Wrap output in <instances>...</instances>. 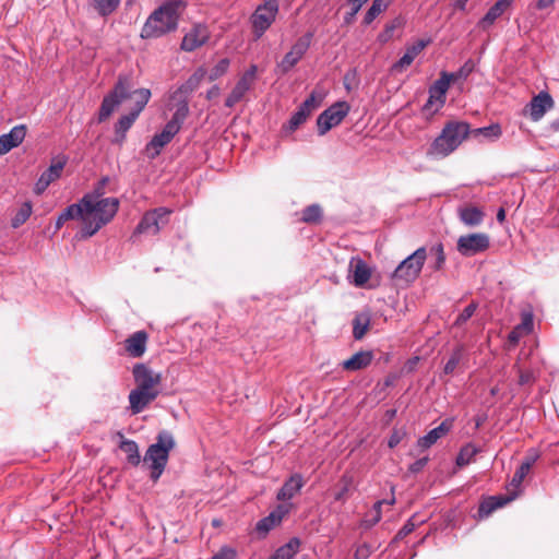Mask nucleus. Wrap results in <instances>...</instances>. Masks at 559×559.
Segmentation results:
<instances>
[{"instance_id": "41", "label": "nucleus", "mask_w": 559, "mask_h": 559, "mask_svg": "<svg viewBox=\"0 0 559 559\" xmlns=\"http://www.w3.org/2000/svg\"><path fill=\"white\" fill-rule=\"evenodd\" d=\"M477 452H478V450L474 444L468 443V444L464 445L460 450V453L456 457V465L460 467H463V466L469 464L473 461L474 456L477 454Z\"/></svg>"}, {"instance_id": "45", "label": "nucleus", "mask_w": 559, "mask_h": 559, "mask_svg": "<svg viewBox=\"0 0 559 559\" xmlns=\"http://www.w3.org/2000/svg\"><path fill=\"white\" fill-rule=\"evenodd\" d=\"M472 133L474 134V136L483 135L484 138L496 140L500 138L502 131L501 127L498 123H493L488 127L475 129Z\"/></svg>"}, {"instance_id": "56", "label": "nucleus", "mask_w": 559, "mask_h": 559, "mask_svg": "<svg viewBox=\"0 0 559 559\" xmlns=\"http://www.w3.org/2000/svg\"><path fill=\"white\" fill-rule=\"evenodd\" d=\"M404 436H405L404 431L397 430V429L393 430V432L391 433L389 441H388L389 447L395 448L402 441Z\"/></svg>"}, {"instance_id": "55", "label": "nucleus", "mask_w": 559, "mask_h": 559, "mask_svg": "<svg viewBox=\"0 0 559 559\" xmlns=\"http://www.w3.org/2000/svg\"><path fill=\"white\" fill-rule=\"evenodd\" d=\"M236 550L230 547H222L211 559H235Z\"/></svg>"}, {"instance_id": "3", "label": "nucleus", "mask_w": 559, "mask_h": 559, "mask_svg": "<svg viewBox=\"0 0 559 559\" xmlns=\"http://www.w3.org/2000/svg\"><path fill=\"white\" fill-rule=\"evenodd\" d=\"M83 204L85 206V226L82 227L81 233L83 238H90L112 221L120 203L117 198L95 200L93 197L84 195Z\"/></svg>"}, {"instance_id": "57", "label": "nucleus", "mask_w": 559, "mask_h": 559, "mask_svg": "<svg viewBox=\"0 0 559 559\" xmlns=\"http://www.w3.org/2000/svg\"><path fill=\"white\" fill-rule=\"evenodd\" d=\"M522 336V325H518L514 328L508 336V340L511 344L515 345L519 343L520 338Z\"/></svg>"}, {"instance_id": "60", "label": "nucleus", "mask_w": 559, "mask_h": 559, "mask_svg": "<svg viewBox=\"0 0 559 559\" xmlns=\"http://www.w3.org/2000/svg\"><path fill=\"white\" fill-rule=\"evenodd\" d=\"M534 377L533 373L528 370L526 371H520L519 382L520 384H528L533 381Z\"/></svg>"}, {"instance_id": "43", "label": "nucleus", "mask_w": 559, "mask_h": 559, "mask_svg": "<svg viewBox=\"0 0 559 559\" xmlns=\"http://www.w3.org/2000/svg\"><path fill=\"white\" fill-rule=\"evenodd\" d=\"M32 214V204L29 202H25L22 204V206L19 209L16 214L11 221V225L13 228H17L21 225H23L31 216Z\"/></svg>"}, {"instance_id": "24", "label": "nucleus", "mask_w": 559, "mask_h": 559, "mask_svg": "<svg viewBox=\"0 0 559 559\" xmlns=\"http://www.w3.org/2000/svg\"><path fill=\"white\" fill-rule=\"evenodd\" d=\"M453 427V419L443 420L438 427L431 429L427 435L418 439V447L421 449H429L440 438L445 436Z\"/></svg>"}, {"instance_id": "50", "label": "nucleus", "mask_w": 559, "mask_h": 559, "mask_svg": "<svg viewBox=\"0 0 559 559\" xmlns=\"http://www.w3.org/2000/svg\"><path fill=\"white\" fill-rule=\"evenodd\" d=\"M308 117L309 115L298 107L297 111L293 114L288 121V130L295 131L296 129L299 128V126H301L307 120Z\"/></svg>"}, {"instance_id": "4", "label": "nucleus", "mask_w": 559, "mask_h": 559, "mask_svg": "<svg viewBox=\"0 0 559 559\" xmlns=\"http://www.w3.org/2000/svg\"><path fill=\"white\" fill-rule=\"evenodd\" d=\"M469 124L463 121L448 122L439 136L431 143L427 155L445 157L454 152L469 134Z\"/></svg>"}, {"instance_id": "26", "label": "nucleus", "mask_w": 559, "mask_h": 559, "mask_svg": "<svg viewBox=\"0 0 559 559\" xmlns=\"http://www.w3.org/2000/svg\"><path fill=\"white\" fill-rule=\"evenodd\" d=\"M147 334L145 331H138L130 335L124 342L127 353L134 358L142 357L146 349Z\"/></svg>"}, {"instance_id": "51", "label": "nucleus", "mask_w": 559, "mask_h": 559, "mask_svg": "<svg viewBox=\"0 0 559 559\" xmlns=\"http://www.w3.org/2000/svg\"><path fill=\"white\" fill-rule=\"evenodd\" d=\"M528 473H530L528 463H522L513 475V478L511 480V486H513L514 488L520 487L522 481L524 480V478L526 477V475Z\"/></svg>"}, {"instance_id": "32", "label": "nucleus", "mask_w": 559, "mask_h": 559, "mask_svg": "<svg viewBox=\"0 0 559 559\" xmlns=\"http://www.w3.org/2000/svg\"><path fill=\"white\" fill-rule=\"evenodd\" d=\"M299 538L293 537L285 545L277 548L269 559H292L299 551Z\"/></svg>"}, {"instance_id": "39", "label": "nucleus", "mask_w": 559, "mask_h": 559, "mask_svg": "<svg viewBox=\"0 0 559 559\" xmlns=\"http://www.w3.org/2000/svg\"><path fill=\"white\" fill-rule=\"evenodd\" d=\"M391 0H373L371 7L365 14L364 24H371L374 19L386 10Z\"/></svg>"}, {"instance_id": "61", "label": "nucleus", "mask_w": 559, "mask_h": 559, "mask_svg": "<svg viewBox=\"0 0 559 559\" xmlns=\"http://www.w3.org/2000/svg\"><path fill=\"white\" fill-rule=\"evenodd\" d=\"M522 325V331L524 330L526 333L531 332L532 328H533V319L530 314L525 316L523 318V321L522 323L520 324Z\"/></svg>"}, {"instance_id": "52", "label": "nucleus", "mask_w": 559, "mask_h": 559, "mask_svg": "<svg viewBox=\"0 0 559 559\" xmlns=\"http://www.w3.org/2000/svg\"><path fill=\"white\" fill-rule=\"evenodd\" d=\"M341 483H342V488L335 493L334 499H335V501L344 502L347 499V493L352 486V477L344 475L341 479Z\"/></svg>"}, {"instance_id": "10", "label": "nucleus", "mask_w": 559, "mask_h": 559, "mask_svg": "<svg viewBox=\"0 0 559 559\" xmlns=\"http://www.w3.org/2000/svg\"><path fill=\"white\" fill-rule=\"evenodd\" d=\"M490 246V237L485 233L461 236L456 242L457 251L464 257H473L485 252Z\"/></svg>"}, {"instance_id": "28", "label": "nucleus", "mask_w": 559, "mask_h": 559, "mask_svg": "<svg viewBox=\"0 0 559 559\" xmlns=\"http://www.w3.org/2000/svg\"><path fill=\"white\" fill-rule=\"evenodd\" d=\"M373 359L372 352L369 350H361L356 354H354L350 358L344 360L342 362L343 369L347 371H358L361 369L367 368Z\"/></svg>"}, {"instance_id": "20", "label": "nucleus", "mask_w": 559, "mask_h": 559, "mask_svg": "<svg viewBox=\"0 0 559 559\" xmlns=\"http://www.w3.org/2000/svg\"><path fill=\"white\" fill-rule=\"evenodd\" d=\"M159 394V391L133 389L129 393L130 411L133 415L143 412Z\"/></svg>"}, {"instance_id": "46", "label": "nucleus", "mask_w": 559, "mask_h": 559, "mask_svg": "<svg viewBox=\"0 0 559 559\" xmlns=\"http://www.w3.org/2000/svg\"><path fill=\"white\" fill-rule=\"evenodd\" d=\"M322 216V210L318 204L307 206L302 211V221L306 223H317Z\"/></svg>"}, {"instance_id": "7", "label": "nucleus", "mask_w": 559, "mask_h": 559, "mask_svg": "<svg viewBox=\"0 0 559 559\" xmlns=\"http://www.w3.org/2000/svg\"><path fill=\"white\" fill-rule=\"evenodd\" d=\"M278 0H266L258 5L250 17L252 33L255 39H259L270 28L278 13Z\"/></svg>"}, {"instance_id": "31", "label": "nucleus", "mask_w": 559, "mask_h": 559, "mask_svg": "<svg viewBox=\"0 0 559 559\" xmlns=\"http://www.w3.org/2000/svg\"><path fill=\"white\" fill-rule=\"evenodd\" d=\"M512 498L491 496L484 499L478 508V516L480 519L489 516L495 510L503 507L506 503L511 501Z\"/></svg>"}, {"instance_id": "59", "label": "nucleus", "mask_w": 559, "mask_h": 559, "mask_svg": "<svg viewBox=\"0 0 559 559\" xmlns=\"http://www.w3.org/2000/svg\"><path fill=\"white\" fill-rule=\"evenodd\" d=\"M415 530V524L412 522V520L407 521L403 527L399 531L397 537L403 538L411 534Z\"/></svg>"}, {"instance_id": "48", "label": "nucleus", "mask_w": 559, "mask_h": 559, "mask_svg": "<svg viewBox=\"0 0 559 559\" xmlns=\"http://www.w3.org/2000/svg\"><path fill=\"white\" fill-rule=\"evenodd\" d=\"M477 307L478 305L476 302H471L468 306H466L457 316L456 320L454 321V325L462 326L464 323H466L473 317Z\"/></svg>"}, {"instance_id": "23", "label": "nucleus", "mask_w": 559, "mask_h": 559, "mask_svg": "<svg viewBox=\"0 0 559 559\" xmlns=\"http://www.w3.org/2000/svg\"><path fill=\"white\" fill-rule=\"evenodd\" d=\"M288 512L285 506H278L274 511H272L267 516L258 521L255 525V531L265 536L272 528L278 525L284 515Z\"/></svg>"}, {"instance_id": "40", "label": "nucleus", "mask_w": 559, "mask_h": 559, "mask_svg": "<svg viewBox=\"0 0 559 559\" xmlns=\"http://www.w3.org/2000/svg\"><path fill=\"white\" fill-rule=\"evenodd\" d=\"M120 0H92V4L102 16L110 15L118 8Z\"/></svg>"}, {"instance_id": "44", "label": "nucleus", "mask_w": 559, "mask_h": 559, "mask_svg": "<svg viewBox=\"0 0 559 559\" xmlns=\"http://www.w3.org/2000/svg\"><path fill=\"white\" fill-rule=\"evenodd\" d=\"M475 64L473 60H467L457 71L448 72V78L451 82H456L459 80L465 81L469 74L474 71Z\"/></svg>"}, {"instance_id": "47", "label": "nucleus", "mask_w": 559, "mask_h": 559, "mask_svg": "<svg viewBox=\"0 0 559 559\" xmlns=\"http://www.w3.org/2000/svg\"><path fill=\"white\" fill-rule=\"evenodd\" d=\"M229 68V59L224 58L221 59L210 71L209 73V80L215 81L222 75H224Z\"/></svg>"}, {"instance_id": "12", "label": "nucleus", "mask_w": 559, "mask_h": 559, "mask_svg": "<svg viewBox=\"0 0 559 559\" xmlns=\"http://www.w3.org/2000/svg\"><path fill=\"white\" fill-rule=\"evenodd\" d=\"M67 163V155L60 154L53 157L48 169H46L36 181L34 192L38 195L44 193L51 182L61 177Z\"/></svg>"}, {"instance_id": "37", "label": "nucleus", "mask_w": 559, "mask_h": 559, "mask_svg": "<svg viewBox=\"0 0 559 559\" xmlns=\"http://www.w3.org/2000/svg\"><path fill=\"white\" fill-rule=\"evenodd\" d=\"M189 114L188 100L185 98L180 100L177 105V108L171 117V119L167 122L168 124H173L177 130L180 131L181 126Z\"/></svg>"}, {"instance_id": "58", "label": "nucleus", "mask_w": 559, "mask_h": 559, "mask_svg": "<svg viewBox=\"0 0 559 559\" xmlns=\"http://www.w3.org/2000/svg\"><path fill=\"white\" fill-rule=\"evenodd\" d=\"M427 462L428 457H423L415 461L413 464H411L409 472L414 474L419 473L426 466Z\"/></svg>"}, {"instance_id": "15", "label": "nucleus", "mask_w": 559, "mask_h": 559, "mask_svg": "<svg viewBox=\"0 0 559 559\" xmlns=\"http://www.w3.org/2000/svg\"><path fill=\"white\" fill-rule=\"evenodd\" d=\"M133 377L135 381V389L158 391L157 386L160 383V374L154 372L144 364H136L133 367Z\"/></svg>"}, {"instance_id": "36", "label": "nucleus", "mask_w": 559, "mask_h": 559, "mask_svg": "<svg viewBox=\"0 0 559 559\" xmlns=\"http://www.w3.org/2000/svg\"><path fill=\"white\" fill-rule=\"evenodd\" d=\"M323 99L324 93L318 90H313L311 94L302 102L299 108L310 116L311 112L322 104Z\"/></svg>"}, {"instance_id": "14", "label": "nucleus", "mask_w": 559, "mask_h": 559, "mask_svg": "<svg viewBox=\"0 0 559 559\" xmlns=\"http://www.w3.org/2000/svg\"><path fill=\"white\" fill-rule=\"evenodd\" d=\"M258 68L255 64L250 66V68L241 75V78L236 83L231 93L226 98L225 105L226 107H234L237 103H239L246 93L251 88L255 80Z\"/></svg>"}, {"instance_id": "5", "label": "nucleus", "mask_w": 559, "mask_h": 559, "mask_svg": "<svg viewBox=\"0 0 559 559\" xmlns=\"http://www.w3.org/2000/svg\"><path fill=\"white\" fill-rule=\"evenodd\" d=\"M175 447V440L170 432L162 431L157 435L156 442L151 444L145 452L144 463H150L151 478L157 480L168 461L169 452Z\"/></svg>"}, {"instance_id": "1", "label": "nucleus", "mask_w": 559, "mask_h": 559, "mask_svg": "<svg viewBox=\"0 0 559 559\" xmlns=\"http://www.w3.org/2000/svg\"><path fill=\"white\" fill-rule=\"evenodd\" d=\"M151 95L152 94L148 88L132 91V84L129 78L120 75L112 91L106 95L102 102L98 112V121L103 122L107 120L119 105L127 99H132L134 102V106L131 111L121 116L115 126L116 134L120 136V141H123L127 131L132 127L141 111L145 108Z\"/></svg>"}, {"instance_id": "11", "label": "nucleus", "mask_w": 559, "mask_h": 559, "mask_svg": "<svg viewBox=\"0 0 559 559\" xmlns=\"http://www.w3.org/2000/svg\"><path fill=\"white\" fill-rule=\"evenodd\" d=\"M312 37L313 34L308 32L297 39L292 49L283 57L282 61L278 63V68L283 73L289 72L304 57L310 47Z\"/></svg>"}, {"instance_id": "13", "label": "nucleus", "mask_w": 559, "mask_h": 559, "mask_svg": "<svg viewBox=\"0 0 559 559\" xmlns=\"http://www.w3.org/2000/svg\"><path fill=\"white\" fill-rule=\"evenodd\" d=\"M451 81L448 72L442 71L440 78L429 87V98L425 104V109L437 111L445 103V94L450 87Z\"/></svg>"}, {"instance_id": "29", "label": "nucleus", "mask_w": 559, "mask_h": 559, "mask_svg": "<svg viewBox=\"0 0 559 559\" xmlns=\"http://www.w3.org/2000/svg\"><path fill=\"white\" fill-rule=\"evenodd\" d=\"M205 74L206 71L203 68L195 70L190 78L177 88L174 93V98H179L181 95L186 97L195 91L200 86Z\"/></svg>"}, {"instance_id": "27", "label": "nucleus", "mask_w": 559, "mask_h": 559, "mask_svg": "<svg viewBox=\"0 0 559 559\" xmlns=\"http://www.w3.org/2000/svg\"><path fill=\"white\" fill-rule=\"evenodd\" d=\"M457 214L460 221L468 227L479 226L485 218L484 211L474 205L459 207Z\"/></svg>"}, {"instance_id": "63", "label": "nucleus", "mask_w": 559, "mask_h": 559, "mask_svg": "<svg viewBox=\"0 0 559 559\" xmlns=\"http://www.w3.org/2000/svg\"><path fill=\"white\" fill-rule=\"evenodd\" d=\"M219 93H221L219 87L217 85H214L207 91L206 97H207V99H212V98L217 97L219 95Z\"/></svg>"}, {"instance_id": "33", "label": "nucleus", "mask_w": 559, "mask_h": 559, "mask_svg": "<svg viewBox=\"0 0 559 559\" xmlns=\"http://www.w3.org/2000/svg\"><path fill=\"white\" fill-rule=\"evenodd\" d=\"M370 326V316L368 312L356 314L353 320V336L355 340H361Z\"/></svg>"}, {"instance_id": "30", "label": "nucleus", "mask_w": 559, "mask_h": 559, "mask_svg": "<svg viewBox=\"0 0 559 559\" xmlns=\"http://www.w3.org/2000/svg\"><path fill=\"white\" fill-rule=\"evenodd\" d=\"M304 486L300 474H294L287 479L278 490L276 498L281 501L292 499Z\"/></svg>"}, {"instance_id": "54", "label": "nucleus", "mask_w": 559, "mask_h": 559, "mask_svg": "<svg viewBox=\"0 0 559 559\" xmlns=\"http://www.w3.org/2000/svg\"><path fill=\"white\" fill-rule=\"evenodd\" d=\"M372 554V548L368 544L359 545L355 550V559H368Z\"/></svg>"}, {"instance_id": "22", "label": "nucleus", "mask_w": 559, "mask_h": 559, "mask_svg": "<svg viewBox=\"0 0 559 559\" xmlns=\"http://www.w3.org/2000/svg\"><path fill=\"white\" fill-rule=\"evenodd\" d=\"M552 106L554 100L548 93L540 92L538 95L534 96L528 105L532 120L538 121Z\"/></svg>"}, {"instance_id": "8", "label": "nucleus", "mask_w": 559, "mask_h": 559, "mask_svg": "<svg viewBox=\"0 0 559 559\" xmlns=\"http://www.w3.org/2000/svg\"><path fill=\"white\" fill-rule=\"evenodd\" d=\"M171 213L173 211L167 207H156L147 211L136 225L132 238L141 234L157 235L159 230L168 224Z\"/></svg>"}, {"instance_id": "53", "label": "nucleus", "mask_w": 559, "mask_h": 559, "mask_svg": "<svg viewBox=\"0 0 559 559\" xmlns=\"http://www.w3.org/2000/svg\"><path fill=\"white\" fill-rule=\"evenodd\" d=\"M109 182L108 177H103L97 186L94 188V190L91 193H86L85 195H90L95 198V200H103V195L105 194V187Z\"/></svg>"}, {"instance_id": "9", "label": "nucleus", "mask_w": 559, "mask_h": 559, "mask_svg": "<svg viewBox=\"0 0 559 559\" xmlns=\"http://www.w3.org/2000/svg\"><path fill=\"white\" fill-rule=\"evenodd\" d=\"M350 106L347 102H336L321 112L317 119L318 133L324 135L332 128L338 126L348 115Z\"/></svg>"}, {"instance_id": "64", "label": "nucleus", "mask_w": 559, "mask_h": 559, "mask_svg": "<svg viewBox=\"0 0 559 559\" xmlns=\"http://www.w3.org/2000/svg\"><path fill=\"white\" fill-rule=\"evenodd\" d=\"M552 3H554V0H537L536 7L539 10H543V9H547V8L551 7Z\"/></svg>"}, {"instance_id": "19", "label": "nucleus", "mask_w": 559, "mask_h": 559, "mask_svg": "<svg viewBox=\"0 0 559 559\" xmlns=\"http://www.w3.org/2000/svg\"><path fill=\"white\" fill-rule=\"evenodd\" d=\"M429 40L419 39L411 46L406 47L405 53L392 64V73L404 72L415 60V58L428 46Z\"/></svg>"}, {"instance_id": "18", "label": "nucleus", "mask_w": 559, "mask_h": 559, "mask_svg": "<svg viewBox=\"0 0 559 559\" xmlns=\"http://www.w3.org/2000/svg\"><path fill=\"white\" fill-rule=\"evenodd\" d=\"M371 277V269L360 258L354 257L348 265V278L356 287H362Z\"/></svg>"}, {"instance_id": "25", "label": "nucleus", "mask_w": 559, "mask_h": 559, "mask_svg": "<svg viewBox=\"0 0 559 559\" xmlns=\"http://www.w3.org/2000/svg\"><path fill=\"white\" fill-rule=\"evenodd\" d=\"M512 2L513 0H498L479 20L477 26L481 29H488L511 7Z\"/></svg>"}, {"instance_id": "6", "label": "nucleus", "mask_w": 559, "mask_h": 559, "mask_svg": "<svg viewBox=\"0 0 559 559\" xmlns=\"http://www.w3.org/2000/svg\"><path fill=\"white\" fill-rule=\"evenodd\" d=\"M426 259V248H418L396 266L392 274V278L395 281H402L406 284L414 282L419 276Z\"/></svg>"}, {"instance_id": "34", "label": "nucleus", "mask_w": 559, "mask_h": 559, "mask_svg": "<svg viewBox=\"0 0 559 559\" xmlns=\"http://www.w3.org/2000/svg\"><path fill=\"white\" fill-rule=\"evenodd\" d=\"M119 448L127 454V460L131 465L136 466L140 464L141 456L135 441L123 439L120 442Z\"/></svg>"}, {"instance_id": "17", "label": "nucleus", "mask_w": 559, "mask_h": 559, "mask_svg": "<svg viewBox=\"0 0 559 559\" xmlns=\"http://www.w3.org/2000/svg\"><path fill=\"white\" fill-rule=\"evenodd\" d=\"M210 38V32L206 25H194L185 36L181 41V49L185 51H193L203 46Z\"/></svg>"}, {"instance_id": "21", "label": "nucleus", "mask_w": 559, "mask_h": 559, "mask_svg": "<svg viewBox=\"0 0 559 559\" xmlns=\"http://www.w3.org/2000/svg\"><path fill=\"white\" fill-rule=\"evenodd\" d=\"M26 135V127L24 124L13 127L9 133L0 136V155L7 154L12 148L19 146Z\"/></svg>"}, {"instance_id": "38", "label": "nucleus", "mask_w": 559, "mask_h": 559, "mask_svg": "<svg viewBox=\"0 0 559 559\" xmlns=\"http://www.w3.org/2000/svg\"><path fill=\"white\" fill-rule=\"evenodd\" d=\"M433 260L429 263V267L433 271H440L443 269L445 263V253L443 249V245L441 242L432 246L429 250Z\"/></svg>"}, {"instance_id": "42", "label": "nucleus", "mask_w": 559, "mask_h": 559, "mask_svg": "<svg viewBox=\"0 0 559 559\" xmlns=\"http://www.w3.org/2000/svg\"><path fill=\"white\" fill-rule=\"evenodd\" d=\"M463 346H457L456 348H454L449 360L444 365L443 372L445 374H452L454 372V370L457 368L459 364L463 358Z\"/></svg>"}, {"instance_id": "2", "label": "nucleus", "mask_w": 559, "mask_h": 559, "mask_svg": "<svg viewBox=\"0 0 559 559\" xmlns=\"http://www.w3.org/2000/svg\"><path fill=\"white\" fill-rule=\"evenodd\" d=\"M181 0H169L157 8L146 20L141 31L142 38H157L178 27V21L185 10Z\"/></svg>"}, {"instance_id": "62", "label": "nucleus", "mask_w": 559, "mask_h": 559, "mask_svg": "<svg viewBox=\"0 0 559 559\" xmlns=\"http://www.w3.org/2000/svg\"><path fill=\"white\" fill-rule=\"evenodd\" d=\"M538 459V454L536 452L530 453L522 463H528V469L531 471V467Z\"/></svg>"}, {"instance_id": "35", "label": "nucleus", "mask_w": 559, "mask_h": 559, "mask_svg": "<svg viewBox=\"0 0 559 559\" xmlns=\"http://www.w3.org/2000/svg\"><path fill=\"white\" fill-rule=\"evenodd\" d=\"M61 219H81L83 226H85V206L83 204V198L79 203L67 206L61 213Z\"/></svg>"}, {"instance_id": "49", "label": "nucleus", "mask_w": 559, "mask_h": 559, "mask_svg": "<svg viewBox=\"0 0 559 559\" xmlns=\"http://www.w3.org/2000/svg\"><path fill=\"white\" fill-rule=\"evenodd\" d=\"M368 0H347L348 4L350 5V11L347 12L344 16V23L345 24H352L355 20L356 14L359 12L361 7L367 2Z\"/></svg>"}, {"instance_id": "16", "label": "nucleus", "mask_w": 559, "mask_h": 559, "mask_svg": "<svg viewBox=\"0 0 559 559\" xmlns=\"http://www.w3.org/2000/svg\"><path fill=\"white\" fill-rule=\"evenodd\" d=\"M179 132L173 124L166 123L162 132L155 134L146 144L145 151L151 159L156 158L162 150L170 143L174 136Z\"/></svg>"}]
</instances>
